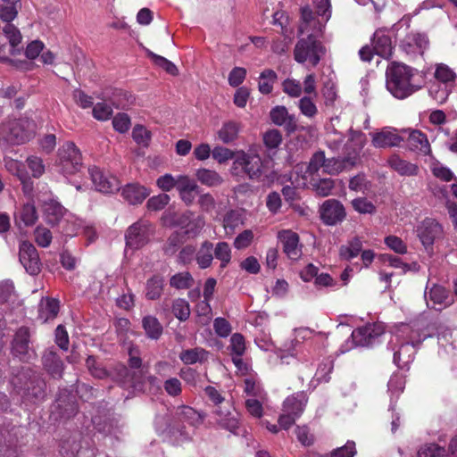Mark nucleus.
I'll return each mask as SVG.
<instances>
[{
	"label": "nucleus",
	"instance_id": "34",
	"mask_svg": "<svg viewBox=\"0 0 457 457\" xmlns=\"http://www.w3.org/2000/svg\"><path fill=\"white\" fill-rule=\"evenodd\" d=\"M388 163L401 176H416L419 172V167L415 163L403 160L397 155L391 156Z\"/></svg>",
	"mask_w": 457,
	"mask_h": 457
},
{
	"label": "nucleus",
	"instance_id": "42",
	"mask_svg": "<svg viewBox=\"0 0 457 457\" xmlns=\"http://www.w3.org/2000/svg\"><path fill=\"white\" fill-rule=\"evenodd\" d=\"M208 352L203 348L195 347L182 351L179 354V359L185 364H195L196 362H203L206 361Z\"/></svg>",
	"mask_w": 457,
	"mask_h": 457
},
{
	"label": "nucleus",
	"instance_id": "30",
	"mask_svg": "<svg viewBox=\"0 0 457 457\" xmlns=\"http://www.w3.org/2000/svg\"><path fill=\"white\" fill-rule=\"evenodd\" d=\"M86 366L90 375L94 378L97 379L110 378L114 381V366L108 370L92 355L87 358Z\"/></svg>",
	"mask_w": 457,
	"mask_h": 457
},
{
	"label": "nucleus",
	"instance_id": "16",
	"mask_svg": "<svg viewBox=\"0 0 457 457\" xmlns=\"http://www.w3.org/2000/svg\"><path fill=\"white\" fill-rule=\"evenodd\" d=\"M88 173L97 191L112 194L120 190V182L116 177L104 173L97 167L89 168Z\"/></svg>",
	"mask_w": 457,
	"mask_h": 457
},
{
	"label": "nucleus",
	"instance_id": "37",
	"mask_svg": "<svg viewBox=\"0 0 457 457\" xmlns=\"http://www.w3.org/2000/svg\"><path fill=\"white\" fill-rule=\"evenodd\" d=\"M195 260L201 269L210 267L213 260V244L207 240L203 242L196 253Z\"/></svg>",
	"mask_w": 457,
	"mask_h": 457
},
{
	"label": "nucleus",
	"instance_id": "24",
	"mask_svg": "<svg viewBox=\"0 0 457 457\" xmlns=\"http://www.w3.org/2000/svg\"><path fill=\"white\" fill-rule=\"evenodd\" d=\"M179 196L187 205H191L195 196L199 194V187L196 182L186 175H179L177 185Z\"/></svg>",
	"mask_w": 457,
	"mask_h": 457
},
{
	"label": "nucleus",
	"instance_id": "39",
	"mask_svg": "<svg viewBox=\"0 0 457 457\" xmlns=\"http://www.w3.org/2000/svg\"><path fill=\"white\" fill-rule=\"evenodd\" d=\"M142 326L146 336L151 339L157 340L162 334V326L154 316L147 315L144 317L142 320Z\"/></svg>",
	"mask_w": 457,
	"mask_h": 457
},
{
	"label": "nucleus",
	"instance_id": "3",
	"mask_svg": "<svg viewBox=\"0 0 457 457\" xmlns=\"http://www.w3.org/2000/svg\"><path fill=\"white\" fill-rule=\"evenodd\" d=\"M13 385L30 401L37 403L46 397V383L43 375L29 368L22 369L12 381Z\"/></svg>",
	"mask_w": 457,
	"mask_h": 457
},
{
	"label": "nucleus",
	"instance_id": "26",
	"mask_svg": "<svg viewBox=\"0 0 457 457\" xmlns=\"http://www.w3.org/2000/svg\"><path fill=\"white\" fill-rule=\"evenodd\" d=\"M373 50L376 54L389 58L392 54L393 46L391 37L382 30H377L371 41Z\"/></svg>",
	"mask_w": 457,
	"mask_h": 457
},
{
	"label": "nucleus",
	"instance_id": "7",
	"mask_svg": "<svg viewBox=\"0 0 457 457\" xmlns=\"http://www.w3.org/2000/svg\"><path fill=\"white\" fill-rule=\"evenodd\" d=\"M154 226L146 220H139L126 231V245L131 249H139L148 244L154 234Z\"/></svg>",
	"mask_w": 457,
	"mask_h": 457
},
{
	"label": "nucleus",
	"instance_id": "4",
	"mask_svg": "<svg viewBox=\"0 0 457 457\" xmlns=\"http://www.w3.org/2000/svg\"><path fill=\"white\" fill-rule=\"evenodd\" d=\"M20 0H0V19L6 22L3 32L10 44L9 54L16 55L21 53L17 46L21 42L20 30L11 23L18 14V4Z\"/></svg>",
	"mask_w": 457,
	"mask_h": 457
},
{
	"label": "nucleus",
	"instance_id": "18",
	"mask_svg": "<svg viewBox=\"0 0 457 457\" xmlns=\"http://www.w3.org/2000/svg\"><path fill=\"white\" fill-rule=\"evenodd\" d=\"M427 337L428 335L420 337L418 332L412 331L409 337V341L403 344L400 349L394 353L395 363L399 367H403L411 362L413 360L414 349Z\"/></svg>",
	"mask_w": 457,
	"mask_h": 457
},
{
	"label": "nucleus",
	"instance_id": "15",
	"mask_svg": "<svg viewBox=\"0 0 457 457\" xmlns=\"http://www.w3.org/2000/svg\"><path fill=\"white\" fill-rule=\"evenodd\" d=\"M19 259L22 266L30 275L40 271V261L36 247L29 241H22L19 247Z\"/></svg>",
	"mask_w": 457,
	"mask_h": 457
},
{
	"label": "nucleus",
	"instance_id": "46",
	"mask_svg": "<svg viewBox=\"0 0 457 457\" xmlns=\"http://www.w3.org/2000/svg\"><path fill=\"white\" fill-rule=\"evenodd\" d=\"M171 311L174 316L180 321L187 320L190 316L189 303L182 298H177L172 302Z\"/></svg>",
	"mask_w": 457,
	"mask_h": 457
},
{
	"label": "nucleus",
	"instance_id": "48",
	"mask_svg": "<svg viewBox=\"0 0 457 457\" xmlns=\"http://www.w3.org/2000/svg\"><path fill=\"white\" fill-rule=\"evenodd\" d=\"M147 55L153 60L155 65L162 68L167 73L172 76L178 75L179 70L172 62L151 51H147Z\"/></svg>",
	"mask_w": 457,
	"mask_h": 457
},
{
	"label": "nucleus",
	"instance_id": "36",
	"mask_svg": "<svg viewBox=\"0 0 457 457\" xmlns=\"http://www.w3.org/2000/svg\"><path fill=\"white\" fill-rule=\"evenodd\" d=\"M59 301L54 298L42 300L38 309V318L44 322L53 320L59 312Z\"/></svg>",
	"mask_w": 457,
	"mask_h": 457
},
{
	"label": "nucleus",
	"instance_id": "11",
	"mask_svg": "<svg viewBox=\"0 0 457 457\" xmlns=\"http://www.w3.org/2000/svg\"><path fill=\"white\" fill-rule=\"evenodd\" d=\"M215 421L217 425L234 435H238L240 428V414L233 407L230 402L225 403L222 406L214 409Z\"/></svg>",
	"mask_w": 457,
	"mask_h": 457
},
{
	"label": "nucleus",
	"instance_id": "47",
	"mask_svg": "<svg viewBox=\"0 0 457 457\" xmlns=\"http://www.w3.org/2000/svg\"><path fill=\"white\" fill-rule=\"evenodd\" d=\"M213 256L220 261V267H226L231 259V250L227 242H219L216 246H213Z\"/></svg>",
	"mask_w": 457,
	"mask_h": 457
},
{
	"label": "nucleus",
	"instance_id": "54",
	"mask_svg": "<svg viewBox=\"0 0 457 457\" xmlns=\"http://www.w3.org/2000/svg\"><path fill=\"white\" fill-rule=\"evenodd\" d=\"M241 223L240 215L235 212H228L223 219V227L228 235L234 233L235 228Z\"/></svg>",
	"mask_w": 457,
	"mask_h": 457
},
{
	"label": "nucleus",
	"instance_id": "25",
	"mask_svg": "<svg viewBox=\"0 0 457 457\" xmlns=\"http://www.w3.org/2000/svg\"><path fill=\"white\" fill-rule=\"evenodd\" d=\"M425 297L431 301L434 304H438L442 308L451 306L454 303L453 296L451 295L450 291L440 285L434 284L429 289L428 293L425 291Z\"/></svg>",
	"mask_w": 457,
	"mask_h": 457
},
{
	"label": "nucleus",
	"instance_id": "58",
	"mask_svg": "<svg viewBox=\"0 0 457 457\" xmlns=\"http://www.w3.org/2000/svg\"><path fill=\"white\" fill-rule=\"evenodd\" d=\"M112 115V109L106 103H97L93 108V116L98 120H106Z\"/></svg>",
	"mask_w": 457,
	"mask_h": 457
},
{
	"label": "nucleus",
	"instance_id": "60",
	"mask_svg": "<svg viewBox=\"0 0 457 457\" xmlns=\"http://www.w3.org/2000/svg\"><path fill=\"white\" fill-rule=\"evenodd\" d=\"M282 141V136L277 129H270L263 135L265 145L270 149L277 148Z\"/></svg>",
	"mask_w": 457,
	"mask_h": 457
},
{
	"label": "nucleus",
	"instance_id": "53",
	"mask_svg": "<svg viewBox=\"0 0 457 457\" xmlns=\"http://www.w3.org/2000/svg\"><path fill=\"white\" fill-rule=\"evenodd\" d=\"M353 208L361 214H372L376 212L375 205L364 197H358L352 201Z\"/></svg>",
	"mask_w": 457,
	"mask_h": 457
},
{
	"label": "nucleus",
	"instance_id": "50",
	"mask_svg": "<svg viewBox=\"0 0 457 457\" xmlns=\"http://www.w3.org/2000/svg\"><path fill=\"white\" fill-rule=\"evenodd\" d=\"M419 457H449L446 449L436 444H428L420 447L418 452Z\"/></svg>",
	"mask_w": 457,
	"mask_h": 457
},
{
	"label": "nucleus",
	"instance_id": "55",
	"mask_svg": "<svg viewBox=\"0 0 457 457\" xmlns=\"http://www.w3.org/2000/svg\"><path fill=\"white\" fill-rule=\"evenodd\" d=\"M209 301L204 300L196 306V312L198 315V322L202 325H206L212 319V308L208 303Z\"/></svg>",
	"mask_w": 457,
	"mask_h": 457
},
{
	"label": "nucleus",
	"instance_id": "9",
	"mask_svg": "<svg viewBox=\"0 0 457 457\" xmlns=\"http://www.w3.org/2000/svg\"><path fill=\"white\" fill-rule=\"evenodd\" d=\"M244 170L251 179H259L262 175V162L259 155L238 152L231 168L234 175H238V169Z\"/></svg>",
	"mask_w": 457,
	"mask_h": 457
},
{
	"label": "nucleus",
	"instance_id": "32",
	"mask_svg": "<svg viewBox=\"0 0 457 457\" xmlns=\"http://www.w3.org/2000/svg\"><path fill=\"white\" fill-rule=\"evenodd\" d=\"M408 147L410 150L418 152L423 155H428L431 152L427 136L419 130H413L410 133Z\"/></svg>",
	"mask_w": 457,
	"mask_h": 457
},
{
	"label": "nucleus",
	"instance_id": "57",
	"mask_svg": "<svg viewBox=\"0 0 457 457\" xmlns=\"http://www.w3.org/2000/svg\"><path fill=\"white\" fill-rule=\"evenodd\" d=\"M35 240L37 244L41 247H47L52 242L51 231L44 227H37L35 229Z\"/></svg>",
	"mask_w": 457,
	"mask_h": 457
},
{
	"label": "nucleus",
	"instance_id": "2",
	"mask_svg": "<svg viewBox=\"0 0 457 457\" xmlns=\"http://www.w3.org/2000/svg\"><path fill=\"white\" fill-rule=\"evenodd\" d=\"M386 86L387 90L396 98L404 99L418 90L413 84V70L399 62H392L386 71Z\"/></svg>",
	"mask_w": 457,
	"mask_h": 457
},
{
	"label": "nucleus",
	"instance_id": "63",
	"mask_svg": "<svg viewBox=\"0 0 457 457\" xmlns=\"http://www.w3.org/2000/svg\"><path fill=\"white\" fill-rule=\"evenodd\" d=\"M246 76V70L242 67H235L228 74V84L231 87H238L243 83Z\"/></svg>",
	"mask_w": 457,
	"mask_h": 457
},
{
	"label": "nucleus",
	"instance_id": "13",
	"mask_svg": "<svg viewBox=\"0 0 457 457\" xmlns=\"http://www.w3.org/2000/svg\"><path fill=\"white\" fill-rule=\"evenodd\" d=\"M346 216L343 204L337 199H328L320 207V217L328 226L342 222Z\"/></svg>",
	"mask_w": 457,
	"mask_h": 457
},
{
	"label": "nucleus",
	"instance_id": "6",
	"mask_svg": "<svg viewBox=\"0 0 457 457\" xmlns=\"http://www.w3.org/2000/svg\"><path fill=\"white\" fill-rule=\"evenodd\" d=\"M56 164L60 172L72 175L82 168V155L79 149L71 141H66L58 149Z\"/></svg>",
	"mask_w": 457,
	"mask_h": 457
},
{
	"label": "nucleus",
	"instance_id": "33",
	"mask_svg": "<svg viewBox=\"0 0 457 457\" xmlns=\"http://www.w3.org/2000/svg\"><path fill=\"white\" fill-rule=\"evenodd\" d=\"M15 224L21 228L23 224L26 227L32 226L37 220V212L34 204H26L14 214Z\"/></svg>",
	"mask_w": 457,
	"mask_h": 457
},
{
	"label": "nucleus",
	"instance_id": "10",
	"mask_svg": "<svg viewBox=\"0 0 457 457\" xmlns=\"http://www.w3.org/2000/svg\"><path fill=\"white\" fill-rule=\"evenodd\" d=\"M2 135L10 145H22L32 138L33 130L29 129V120H12L3 128Z\"/></svg>",
	"mask_w": 457,
	"mask_h": 457
},
{
	"label": "nucleus",
	"instance_id": "20",
	"mask_svg": "<svg viewBox=\"0 0 457 457\" xmlns=\"http://www.w3.org/2000/svg\"><path fill=\"white\" fill-rule=\"evenodd\" d=\"M370 135L371 137V144L376 148L398 146L403 141V137L397 133V130L391 127H385Z\"/></svg>",
	"mask_w": 457,
	"mask_h": 457
},
{
	"label": "nucleus",
	"instance_id": "28",
	"mask_svg": "<svg viewBox=\"0 0 457 457\" xmlns=\"http://www.w3.org/2000/svg\"><path fill=\"white\" fill-rule=\"evenodd\" d=\"M279 238L287 255L291 259H297L301 254V249L298 247V235L291 230H286L279 233Z\"/></svg>",
	"mask_w": 457,
	"mask_h": 457
},
{
	"label": "nucleus",
	"instance_id": "23",
	"mask_svg": "<svg viewBox=\"0 0 457 457\" xmlns=\"http://www.w3.org/2000/svg\"><path fill=\"white\" fill-rule=\"evenodd\" d=\"M271 121L280 127H284L287 133H293L297 129L296 119L295 115L289 114L285 106L278 105L270 112Z\"/></svg>",
	"mask_w": 457,
	"mask_h": 457
},
{
	"label": "nucleus",
	"instance_id": "17",
	"mask_svg": "<svg viewBox=\"0 0 457 457\" xmlns=\"http://www.w3.org/2000/svg\"><path fill=\"white\" fill-rule=\"evenodd\" d=\"M52 408L53 413H57L60 419H70L78 411L75 396L67 389L59 392Z\"/></svg>",
	"mask_w": 457,
	"mask_h": 457
},
{
	"label": "nucleus",
	"instance_id": "8",
	"mask_svg": "<svg viewBox=\"0 0 457 457\" xmlns=\"http://www.w3.org/2000/svg\"><path fill=\"white\" fill-rule=\"evenodd\" d=\"M361 145L356 146L353 141L345 144V156L343 158H330L326 160L325 171L330 175L338 174L353 168L360 159Z\"/></svg>",
	"mask_w": 457,
	"mask_h": 457
},
{
	"label": "nucleus",
	"instance_id": "44",
	"mask_svg": "<svg viewBox=\"0 0 457 457\" xmlns=\"http://www.w3.org/2000/svg\"><path fill=\"white\" fill-rule=\"evenodd\" d=\"M362 250V242L360 238L354 237L347 245H341L339 255L342 259L351 260L356 257Z\"/></svg>",
	"mask_w": 457,
	"mask_h": 457
},
{
	"label": "nucleus",
	"instance_id": "43",
	"mask_svg": "<svg viewBox=\"0 0 457 457\" xmlns=\"http://www.w3.org/2000/svg\"><path fill=\"white\" fill-rule=\"evenodd\" d=\"M278 79L277 73L271 69H265L259 77L258 88L263 95H268L273 90V84Z\"/></svg>",
	"mask_w": 457,
	"mask_h": 457
},
{
	"label": "nucleus",
	"instance_id": "59",
	"mask_svg": "<svg viewBox=\"0 0 457 457\" xmlns=\"http://www.w3.org/2000/svg\"><path fill=\"white\" fill-rule=\"evenodd\" d=\"M229 348L231 352L237 356H242L245 350V338L239 333L231 336Z\"/></svg>",
	"mask_w": 457,
	"mask_h": 457
},
{
	"label": "nucleus",
	"instance_id": "38",
	"mask_svg": "<svg viewBox=\"0 0 457 457\" xmlns=\"http://www.w3.org/2000/svg\"><path fill=\"white\" fill-rule=\"evenodd\" d=\"M164 279L159 275H154L146 281L145 297L149 300L159 299L162 294Z\"/></svg>",
	"mask_w": 457,
	"mask_h": 457
},
{
	"label": "nucleus",
	"instance_id": "51",
	"mask_svg": "<svg viewBox=\"0 0 457 457\" xmlns=\"http://www.w3.org/2000/svg\"><path fill=\"white\" fill-rule=\"evenodd\" d=\"M326 157L323 151H318L312 156L307 166L306 172L313 175L319 171L320 168L325 171Z\"/></svg>",
	"mask_w": 457,
	"mask_h": 457
},
{
	"label": "nucleus",
	"instance_id": "61",
	"mask_svg": "<svg viewBox=\"0 0 457 457\" xmlns=\"http://www.w3.org/2000/svg\"><path fill=\"white\" fill-rule=\"evenodd\" d=\"M299 109L304 116L309 118L314 117L318 112V109L315 104L310 97L307 96H304L299 100Z\"/></svg>",
	"mask_w": 457,
	"mask_h": 457
},
{
	"label": "nucleus",
	"instance_id": "14",
	"mask_svg": "<svg viewBox=\"0 0 457 457\" xmlns=\"http://www.w3.org/2000/svg\"><path fill=\"white\" fill-rule=\"evenodd\" d=\"M12 354L21 361H26L30 356L32 348L30 347V331L27 327H21L15 332L11 343Z\"/></svg>",
	"mask_w": 457,
	"mask_h": 457
},
{
	"label": "nucleus",
	"instance_id": "41",
	"mask_svg": "<svg viewBox=\"0 0 457 457\" xmlns=\"http://www.w3.org/2000/svg\"><path fill=\"white\" fill-rule=\"evenodd\" d=\"M196 179L208 187H217L223 183L222 177L215 170L202 168L197 170L195 173Z\"/></svg>",
	"mask_w": 457,
	"mask_h": 457
},
{
	"label": "nucleus",
	"instance_id": "5",
	"mask_svg": "<svg viewBox=\"0 0 457 457\" xmlns=\"http://www.w3.org/2000/svg\"><path fill=\"white\" fill-rule=\"evenodd\" d=\"M325 53L324 46L312 35L299 39L294 50L295 60L297 62L304 63L308 62L313 67L320 62Z\"/></svg>",
	"mask_w": 457,
	"mask_h": 457
},
{
	"label": "nucleus",
	"instance_id": "45",
	"mask_svg": "<svg viewBox=\"0 0 457 457\" xmlns=\"http://www.w3.org/2000/svg\"><path fill=\"white\" fill-rule=\"evenodd\" d=\"M311 186L315 191L316 195L325 197L331 194L332 189L335 187V181L332 179H312Z\"/></svg>",
	"mask_w": 457,
	"mask_h": 457
},
{
	"label": "nucleus",
	"instance_id": "31",
	"mask_svg": "<svg viewBox=\"0 0 457 457\" xmlns=\"http://www.w3.org/2000/svg\"><path fill=\"white\" fill-rule=\"evenodd\" d=\"M306 403L307 398L303 393L290 395L284 401L282 411H287L298 419L303 413Z\"/></svg>",
	"mask_w": 457,
	"mask_h": 457
},
{
	"label": "nucleus",
	"instance_id": "27",
	"mask_svg": "<svg viewBox=\"0 0 457 457\" xmlns=\"http://www.w3.org/2000/svg\"><path fill=\"white\" fill-rule=\"evenodd\" d=\"M428 40L420 33H410L402 41V46L407 53L422 54L427 48Z\"/></svg>",
	"mask_w": 457,
	"mask_h": 457
},
{
	"label": "nucleus",
	"instance_id": "21",
	"mask_svg": "<svg viewBox=\"0 0 457 457\" xmlns=\"http://www.w3.org/2000/svg\"><path fill=\"white\" fill-rule=\"evenodd\" d=\"M44 370L54 379L62 378L65 365L62 358L52 348L44 352L41 358Z\"/></svg>",
	"mask_w": 457,
	"mask_h": 457
},
{
	"label": "nucleus",
	"instance_id": "35",
	"mask_svg": "<svg viewBox=\"0 0 457 457\" xmlns=\"http://www.w3.org/2000/svg\"><path fill=\"white\" fill-rule=\"evenodd\" d=\"M241 129V124L235 120H228L223 123L222 127L218 130V137L224 144H229L236 140Z\"/></svg>",
	"mask_w": 457,
	"mask_h": 457
},
{
	"label": "nucleus",
	"instance_id": "1",
	"mask_svg": "<svg viewBox=\"0 0 457 457\" xmlns=\"http://www.w3.org/2000/svg\"><path fill=\"white\" fill-rule=\"evenodd\" d=\"M204 416L187 405H180L170 414L157 415L155 428L159 433H167L170 436L187 435V424L198 427L204 421Z\"/></svg>",
	"mask_w": 457,
	"mask_h": 457
},
{
	"label": "nucleus",
	"instance_id": "52",
	"mask_svg": "<svg viewBox=\"0 0 457 457\" xmlns=\"http://www.w3.org/2000/svg\"><path fill=\"white\" fill-rule=\"evenodd\" d=\"M4 163L5 169L10 173L17 176L18 179H24L25 173H27V171H26L25 166L22 162H20L11 157H4Z\"/></svg>",
	"mask_w": 457,
	"mask_h": 457
},
{
	"label": "nucleus",
	"instance_id": "49",
	"mask_svg": "<svg viewBox=\"0 0 457 457\" xmlns=\"http://www.w3.org/2000/svg\"><path fill=\"white\" fill-rule=\"evenodd\" d=\"M194 284V279L189 272H180L173 275L170 279V285L177 289H187Z\"/></svg>",
	"mask_w": 457,
	"mask_h": 457
},
{
	"label": "nucleus",
	"instance_id": "64",
	"mask_svg": "<svg viewBox=\"0 0 457 457\" xmlns=\"http://www.w3.org/2000/svg\"><path fill=\"white\" fill-rule=\"evenodd\" d=\"M356 454L355 443L348 441L344 446L335 449L330 457H353Z\"/></svg>",
	"mask_w": 457,
	"mask_h": 457
},
{
	"label": "nucleus",
	"instance_id": "22",
	"mask_svg": "<svg viewBox=\"0 0 457 457\" xmlns=\"http://www.w3.org/2000/svg\"><path fill=\"white\" fill-rule=\"evenodd\" d=\"M443 234L442 226L434 219H425L418 228V236L424 245H431Z\"/></svg>",
	"mask_w": 457,
	"mask_h": 457
},
{
	"label": "nucleus",
	"instance_id": "62",
	"mask_svg": "<svg viewBox=\"0 0 457 457\" xmlns=\"http://www.w3.org/2000/svg\"><path fill=\"white\" fill-rule=\"evenodd\" d=\"M170 202V196L167 194H160L151 197L147 201V207L152 211H159L163 209Z\"/></svg>",
	"mask_w": 457,
	"mask_h": 457
},
{
	"label": "nucleus",
	"instance_id": "56",
	"mask_svg": "<svg viewBox=\"0 0 457 457\" xmlns=\"http://www.w3.org/2000/svg\"><path fill=\"white\" fill-rule=\"evenodd\" d=\"M163 388L168 395L177 397L182 393V383L177 378H170L163 382Z\"/></svg>",
	"mask_w": 457,
	"mask_h": 457
},
{
	"label": "nucleus",
	"instance_id": "29",
	"mask_svg": "<svg viewBox=\"0 0 457 457\" xmlns=\"http://www.w3.org/2000/svg\"><path fill=\"white\" fill-rule=\"evenodd\" d=\"M149 194L150 193L146 187L137 183L128 184L122 189L121 193L124 199L130 204H141L149 195Z\"/></svg>",
	"mask_w": 457,
	"mask_h": 457
},
{
	"label": "nucleus",
	"instance_id": "19",
	"mask_svg": "<svg viewBox=\"0 0 457 457\" xmlns=\"http://www.w3.org/2000/svg\"><path fill=\"white\" fill-rule=\"evenodd\" d=\"M384 333L380 325L369 324L353 331L352 338L355 345L371 346L378 338Z\"/></svg>",
	"mask_w": 457,
	"mask_h": 457
},
{
	"label": "nucleus",
	"instance_id": "40",
	"mask_svg": "<svg viewBox=\"0 0 457 457\" xmlns=\"http://www.w3.org/2000/svg\"><path fill=\"white\" fill-rule=\"evenodd\" d=\"M63 213V207L56 202L51 201L45 205L46 220L52 226L57 225L61 221Z\"/></svg>",
	"mask_w": 457,
	"mask_h": 457
},
{
	"label": "nucleus",
	"instance_id": "12",
	"mask_svg": "<svg viewBox=\"0 0 457 457\" xmlns=\"http://www.w3.org/2000/svg\"><path fill=\"white\" fill-rule=\"evenodd\" d=\"M147 373V367L131 370L122 363H117L114 365V382L136 387L145 384V377Z\"/></svg>",
	"mask_w": 457,
	"mask_h": 457
}]
</instances>
